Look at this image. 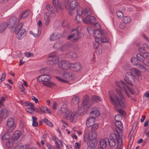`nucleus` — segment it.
<instances>
[{
  "label": "nucleus",
  "mask_w": 149,
  "mask_h": 149,
  "mask_svg": "<svg viewBox=\"0 0 149 149\" xmlns=\"http://www.w3.org/2000/svg\"><path fill=\"white\" fill-rule=\"evenodd\" d=\"M141 74V72L137 69L135 68L132 69L130 72L126 73V79H125V80L128 84L133 86L132 82L135 81L136 79L138 81L142 79V77Z\"/></svg>",
  "instance_id": "obj_1"
},
{
  "label": "nucleus",
  "mask_w": 149,
  "mask_h": 149,
  "mask_svg": "<svg viewBox=\"0 0 149 149\" xmlns=\"http://www.w3.org/2000/svg\"><path fill=\"white\" fill-rule=\"evenodd\" d=\"M116 91L119 95V97L115 94H111V93H112V92H109L110 101L113 104L116 106H118L124 108L125 107L124 103L125 98L120 89H116Z\"/></svg>",
  "instance_id": "obj_2"
},
{
  "label": "nucleus",
  "mask_w": 149,
  "mask_h": 149,
  "mask_svg": "<svg viewBox=\"0 0 149 149\" xmlns=\"http://www.w3.org/2000/svg\"><path fill=\"white\" fill-rule=\"evenodd\" d=\"M61 110L63 114V118L68 120H69L71 123L75 122L78 116V113L76 111L72 112L69 111L65 107V106H62Z\"/></svg>",
  "instance_id": "obj_3"
},
{
  "label": "nucleus",
  "mask_w": 149,
  "mask_h": 149,
  "mask_svg": "<svg viewBox=\"0 0 149 149\" xmlns=\"http://www.w3.org/2000/svg\"><path fill=\"white\" fill-rule=\"evenodd\" d=\"M84 36V34L79 31L78 28H76L72 30L71 32V35L67 37V39L70 40L73 38L72 40L73 42H77L79 39L83 38Z\"/></svg>",
  "instance_id": "obj_4"
},
{
  "label": "nucleus",
  "mask_w": 149,
  "mask_h": 149,
  "mask_svg": "<svg viewBox=\"0 0 149 149\" xmlns=\"http://www.w3.org/2000/svg\"><path fill=\"white\" fill-rule=\"evenodd\" d=\"M93 104V102L90 100L89 96L85 95L83 98V102L81 105H78V107L84 113L86 112L88 109Z\"/></svg>",
  "instance_id": "obj_5"
},
{
  "label": "nucleus",
  "mask_w": 149,
  "mask_h": 149,
  "mask_svg": "<svg viewBox=\"0 0 149 149\" xmlns=\"http://www.w3.org/2000/svg\"><path fill=\"white\" fill-rule=\"evenodd\" d=\"M74 74L70 72L66 71L64 72L63 75V78L57 77L56 78L59 81L63 83H68L71 80H72L74 78Z\"/></svg>",
  "instance_id": "obj_6"
},
{
  "label": "nucleus",
  "mask_w": 149,
  "mask_h": 149,
  "mask_svg": "<svg viewBox=\"0 0 149 149\" xmlns=\"http://www.w3.org/2000/svg\"><path fill=\"white\" fill-rule=\"evenodd\" d=\"M17 17L15 16L12 17L8 20L7 26L9 28H12L11 31L13 32L15 31L18 25L16 23Z\"/></svg>",
  "instance_id": "obj_7"
},
{
  "label": "nucleus",
  "mask_w": 149,
  "mask_h": 149,
  "mask_svg": "<svg viewBox=\"0 0 149 149\" xmlns=\"http://www.w3.org/2000/svg\"><path fill=\"white\" fill-rule=\"evenodd\" d=\"M23 25V24L22 23H21L18 25L15 31V34L17 35V38L19 40L22 39L26 34L25 29H23L21 31V29H22Z\"/></svg>",
  "instance_id": "obj_8"
},
{
  "label": "nucleus",
  "mask_w": 149,
  "mask_h": 149,
  "mask_svg": "<svg viewBox=\"0 0 149 149\" xmlns=\"http://www.w3.org/2000/svg\"><path fill=\"white\" fill-rule=\"evenodd\" d=\"M84 141L87 143L88 147L94 148L97 145L96 140L90 139L89 134H86L84 136Z\"/></svg>",
  "instance_id": "obj_9"
},
{
  "label": "nucleus",
  "mask_w": 149,
  "mask_h": 149,
  "mask_svg": "<svg viewBox=\"0 0 149 149\" xmlns=\"http://www.w3.org/2000/svg\"><path fill=\"white\" fill-rule=\"evenodd\" d=\"M54 55H51L47 58L46 62L47 64L53 65L57 63L58 61V57L56 56V53L54 52Z\"/></svg>",
  "instance_id": "obj_10"
},
{
  "label": "nucleus",
  "mask_w": 149,
  "mask_h": 149,
  "mask_svg": "<svg viewBox=\"0 0 149 149\" xmlns=\"http://www.w3.org/2000/svg\"><path fill=\"white\" fill-rule=\"evenodd\" d=\"M70 63L65 60L61 61L58 63V68L62 70H67L70 68Z\"/></svg>",
  "instance_id": "obj_11"
},
{
  "label": "nucleus",
  "mask_w": 149,
  "mask_h": 149,
  "mask_svg": "<svg viewBox=\"0 0 149 149\" xmlns=\"http://www.w3.org/2000/svg\"><path fill=\"white\" fill-rule=\"evenodd\" d=\"M9 115L8 110L5 108L1 109L0 108V123L3 118L5 119L8 117Z\"/></svg>",
  "instance_id": "obj_12"
},
{
  "label": "nucleus",
  "mask_w": 149,
  "mask_h": 149,
  "mask_svg": "<svg viewBox=\"0 0 149 149\" xmlns=\"http://www.w3.org/2000/svg\"><path fill=\"white\" fill-rule=\"evenodd\" d=\"M114 133L111 134L109 136L110 140H116L117 141L118 139H120L123 137V134L121 133H119L118 132L115 131Z\"/></svg>",
  "instance_id": "obj_13"
},
{
  "label": "nucleus",
  "mask_w": 149,
  "mask_h": 149,
  "mask_svg": "<svg viewBox=\"0 0 149 149\" xmlns=\"http://www.w3.org/2000/svg\"><path fill=\"white\" fill-rule=\"evenodd\" d=\"M51 77L48 75L43 74L39 76L37 78V80L38 82L44 81L48 82L50 79Z\"/></svg>",
  "instance_id": "obj_14"
},
{
  "label": "nucleus",
  "mask_w": 149,
  "mask_h": 149,
  "mask_svg": "<svg viewBox=\"0 0 149 149\" xmlns=\"http://www.w3.org/2000/svg\"><path fill=\"white\" fill-rule=\"evenodd\" d=\"M72 70L75 71H78L80 70L81 67L79 63H70V68Z\"/></svg>",
  "instance_id": "obj_15"
},
{
  "label": "nucleus",
  "mask_w": 149,
  "mask_h": 149,
  "mask_svg": "<svg viewBox=\"0 0 149 149\" xmlns=\"http://www.w3.org/2000/svg\"><path fill=\"white\" fill-rule=\"evenodd\" d=\"M115 124L116 127L115 131L121 133L123 134V128L122 123L120 120L117 121H116Z\"/></svg>",
  "instance_id": "obj_16"
},
{
  "label": "nucleus",
  "mask_w": 149,
  "mask_h": 149,
  "mask_svg": "<svg viewBox=\"0 0 149 149\" xmlns=\"http://www.w3.org/2000/svg\"><path fill=\"white\" fill-rule=\"evenodd\" d=\"M93 34L95 39L100 38L102 36L104 35L103 30L102 29L93 30Z\"/></svg>",
  "instance_id": "obj_17"
},
{
  "label": "nucleus",
  "mask_w": 149,
  "mask_h": 149,
  "mask_svg": "<svg viewBox=\"0 0 149 149\" xmlns=\"http://www.w3.org/2000/svg\"><path fill=\"white\" fill-rule=\"evenodd\" d=\"M99 109L98 107L93 108L92 109V111L91 112L90 116H91V117H94L95 118L98 117L100 114Z\"/></svg>",
  "instance_id": "obj_18"
},
{
  "label": "nucleus",
  "mask_w": 149,
  "mask_h": 149,
  "mask_svg": "<svg viewBox=\"0 0 149 149\" xmlns=\"http://www.w3.org/2000/svg\"><path fill=\"white\" fill-rule=\"evenodd\" d=\"M96 21L95 18L93 16H87L84 21V22L86 24H92Z\"/></svg>",
  "instance_id": "obj_19"
},
{
  "label": "nucleus",
  "mask_w": 149,
  "mask_h": 149,
  "mask_svg": "<svg viewBox=\"0 0 149 149\" xmlns=\"http://www.w3.org/2000/svg\"><path fill=\"white\" fill-rule=\"evenodd\" d=\"M109 139L108 138H106L100 140V143L101 147L106 148V147L109 146Z\"/></svg>",
  "instance_id": "obj_20"
},
{
  "label": "nucleus",
  "mask_w": 149,
  "mask_h": 149,
  "mask_svg": "<svg viewBox=\"0 0 149 149\" xmlns=\"http://www.w3.org/2000/svg\"><path fill=\"white\" fill-rule=\"evenodd\" d=\"M91 116H90V117L87 119L86 124L87 126L88 127H90L92 125H94L95 123V118L91 117Z\"/></svg>",
  "instance_id": "obj_21"
},
{
  "label": "nucleus",
  "mask_w": 149,
  "mask_h": 149,
  "mask_svg": "<svg viewBox=\"0 0 149 149\" xmlns=\"http://www.w3.org/2000/svg\"><path fill=\"white\" fill-rule=\"evenodd\" d=\"M116 85L118 87H119L121 90H123V89L121 87V86H120V85L121 84L123 85V87L124 90H125V93L126 94L127 97H130V94L125 90V87H124V86H125V83L123 81H120L119 83H118V82H116Z\"/></svg>",
  "instance_id": "obj_22"
},
{
  "label": "nucleus",
  "mask_w": 149,
  "mask_h": 149,
  "mask_svg": "<svg viewBox=\"0 0 149 149\" xmlns=\"http://www.w3.org/2000/svg\"><path fill=\"white\" fill-rule=\"evenodd\" d=\"M21 135L20 131H17L15 132L12 135V139L14 141L17 140Z\"/></svg>",
  "instance_id": "obj_23"
},
{
  "label": "nucleus",
  "mask_w": 149,
  "mask_h": 149,
  "mask_svg": "<svg viewBox=\"0 0 149 149\" xmlns=\"http://www.w3.org/2000/svg\"><path fill=\"white\" fill-rule=\"evenodd\" d=\"M52 3L53 6L55 8L57 11L59 9L62 10L63 9V8L60 5H59L58 0H53Z\"/></svg>",
  "instance_id": "obj_24"
},
{
  "label": "nucleus",
  "mask_w": 149,
  "mask_h": 149,
  "mask_svg": "<svg viewBox=\"0 0 149 149\" xmlns=\"http://www.w3.org/2000/svg\"><path fill=\"white\" fill-rule=\"evenodd\" d=\"M78 5V3L76 0H72L70 3V8L71 10H74Z\"/></svg>",
  "instance_id": "obj_25"
},
{
  "label": "nucleus",
  "mask_w": 149,
  "mask_h": 149,
  "mask_svg": "<svg viewBox=\"0 0 149 149\" xmlns=\"http://www.w3.org/2000/svg\"><path fill=\"white\" fill-rule=\"evenodd\" d=\"M66 54L70 58L73 59H75L77 57V54L71 50L68 51L67 52Z\"/></svg>",
  "instance_id": "obj_26"
},
{
  "label": "nucleus",
  "mask_w": 149,
  "mask_h": 149,
  "mask_svg": "<svg viewBox=\"0 0 149 149\" xmlns=\"http://www.w3.org/2000/svg\"><path fill=\"white\" fill-rule=\"evenodd\" d=\"M44 19L45 21V24L46 25H48L50 20V15L49 13H45L44 14Z\"/></svg>",
  "instance_id": "obj_27"
},
{
  "label": "nucleus",
  "mask_w": 149,
  "mask_h": 149,
  "mask_svg": "<svg viewBox=\"0 0 149 149\" xmlns=\"http://www.w3.org/2000/svg\"><path fill=\"white\" fill-rule=\"evenodd\" d=\"M30 11L29 10H27L21 13L18 18L19 20H20L21 18H24L27 17L29 14Z\"/></svg>",
  "instance_id": "obj_28"
},
{
  "label": "nucleus",
  "mask_w": 149,
  "mask_h": 149,
  "mask_svg": "<svg viewBox=\"0 0 149 149\" xmlns=\"http://www.w3.org/2000/svg\"><path fill=\"white\" fill-rule=\"evenodd\" d=\"M60 35L57 33H55L52 34L50 37V40L51 41H54L58 39Z\"/></svg>",
  "instance_id": "obj_29"
},
{
  "label": "nucleus",
  "mask_w": 149,
  "mask_h": 149,
  "mask_svg": "<svg viewBox=\"0 0 149 149\" xmlns=\"http://www.w3.org/2000/svg\"><path fill=\"white\" fill-rule=\"evenodd\" d=\"M7 124L9 127H13L14 125V120L12 118H9L7 122Z\"/></svg>",
  "instance_id": "obj_30"
},
{
  "label": "nucleus",
  "mask_w": 149,
  "mask_h": 149,
  "mask_svg": "<svg viewBox=\"0 0 149 149\" xmlns=\"http://www.w3.org/2000/svg\"><path fill=\"white\" fill-rule=\"evenodd\" d=\"M117 141V149H122V148L123 146L122 145V138L120 139H118Z\"/></svg>",
  "instance_id": "obj_31"
},
{
  "label": "nucleus",
  "mask_w": 149,
  "mask_h": 149,
  "mask_svg": "<svg viewBox=\"0 0 149 149\" xmlns=\"http://www.w3.org/2000/svg\"><path fill=\"white\" fill-rule=\"evenodd\" d=\"M7 24L5 22L3 23L0 24V33L3 32L7 27Z\"/></svg>",
  "instance_id": "obj_32"
},
{
  "label": "nucleus",
  "mask_w": 149,
  "mask_h": 149,
  "mask_svg": "<svg viewBox=\"0 0 149 149\" xmlns=\"http://www.w3.org/2000/svg\"><path fill=\"white\" fill-rule=\"evenodd\" d=\"M92 99L96 102H99L102 100V98L99 96L93 95L92 96Z\"/></svg>",
  "instance_id": "obj_33"
},
{
  "label": "nucleus",
  "mask_w": 149,
  "mask_h": 149,
  "mask_svg": "<svg viewBox=\"0 0 149 149\" xmlns=\"http://www.w3.org/2000/svg\"><path fill=\"white\" fill-rule=\"evenodd\" d=\"M72 103L75 105L77 104L79 102V98L77 96H75L73 97L72 100Z\"/></svg>",
  "instance_id": "obj_34"
},
{
  "label": "nucleus",
  "mask_w": 149,
  "mask_h": 149,
  "mask_svg": "<svg viewBox=\"0 0 149 149\" xmlns=\"http://www.w3.org/2000/svg\"><path fill=\"white\" fill-rule=\"evenodd\" d=\"M91 135L89 134V136L90 139L95 140L97 137L96 133L95 131H91Z\"/></svg>",
  "instance_id": "obj_35"
},
{
  "label": "nucleus",
  "mask_w": 149,
  "mask_h": 149,
  "mask_svg": "<svg viewBox=\"0 0 149 149\" xmlns=\"http://www.w3.org/2000/svg\"><path fill=\"white\" fill-rule=\"evenodd\" d=\"M123 21L124 23H128L131 21V18L129 16H125L123 18Z\"/></svg>",
  "instance_id": "obj_36"
},
{
  "label": "nucleus",
  "mask_w": 149,
  "mask_h": 149,
  "mask_svg": "<svg viewBox=\"0 0 149 149\" xmlns=\"http://www.w3.org/2000/svg\"><path fill=\"white\" fill-rule=\"evenodd\" d=\"M14 149H28L26 146H24L22 143H19L17 145Z\"/></svg>",
  "instance_id": "obj_37"
},
{
  "label": "nucleus",
  "mask_w": 149,
  "mask_h": 149,
  "mask_svg": "<svg viewBox=\"0 0 149 149\" xmlns=\"http://www.w3.org/2000/svg\"><path fill=\"white\" fill-rule=\"evenodd\" d=\"M42 84L45 86L50 88H52L56 85L55 84L51 82H48V83L43 82Z\"/></svg>",
  "instance_id": "obj_38"
},
{
  "label": "nucleus",
  "mask_w": 149,
  "mask_h": 149,
  "mask_svg": "<svg viewBox=\"0 0 149 149\" xmlns=\"http://www.w3.org/2000/svg\"><path fill=\"white\" fill-rule=\"evenodd\" d=\"M42 84L45 86L50 88H52L56 85L55 84L51 82H48V83L43 82Z\"/></svg>",
  "instance_id": "obj_39"
},
{
  "label": "nucleus",
  "mask_w": 149,
  "mask_h": 149,
  "mask_svg": "<svg viewBox=\"0 0 149 149\" xmlns=\"http://www.w3.org/2000/svg\"><path fill=\"white\" fill-rule=\"evenodd\" d=\"M126 86V87L127 89L130 91V92L131 94H134V95H136L138 94V91H137V92L134 91V90L133 89H132L129 86Z\"/></svg>",
  "instance_id": "obj_40"
},
{
  "label": "nucleus",
  "mask_w": 149,
  "mask_h": 149,
  "mask_svg": "<svg viewBox=\"0 0 149 149\" xmlns=\"http://www.w3.org/2000/svg\"><path fill=\"white\" fill-rule=\"evenodd\" d=\"M136 57L138 60L142 62H143L145 59L144 58L143 54L142 55L140 54H137L136 55Z\"/></svg>",
  "instance_id": "obj_41"
},
{
  "label": "nucleus",
  "mask_w": 149,
  "mask_h": 149,
  "mask_svg": "<svg viewBox=\"0 0 149 149\" xmlns=\"http://www.w3.org/2000/svg\"><path fill=\"white\" fill-rule=\"evenodd\" d=\"M116 143V140H109V146H110L111 147H113L115 146Z\"/></svg>",
  "instance_id": "obj_42"
},
{
  "label": "nucleus",
  "mask_w": 149,
  "mask_h": 149,
  "mask_svg": "<svg viewBox=\"0 0 149 149\" xmlns=\"http://www.w3.org/2000/svg\"><path fill=\"white\" fill-rule=\"evenodd\" d=\"M43 122L46 124L47 125H48L50 127H52L53 126V124L49 120L47 119L46 118H45L43 120Z\"/></svg>",
  "instance_id": "obj_43"
},
{
  "label": "nucleus",
  "mask_w": 149,
  "mask_h": 149,
  "mask_svg": "<svg viewBox=\"0 0 149 149\" xmlns=\"http://www.w3.org/2000/svg\"><path fill=\"white\" fill-rule=\"evenodd\" d=\"M32 126L33 127H37L38 125V123L37 122L36 120L37 118L35 116H33L32 117Z\"/></svg>",
  "instance_id": "obj_44"
},
{
  "label": "nucleus",
  "mask_w": 149,
  "mask_h": 149,
  "mask_svg": "<svg viewBox=\"0 0 149 149\" xmlns=\"http://www.w3.org/2000/svg\"><path fill=\"white\" fill-rule=\"evenodd\" d=\"M83 14L86 16H90V15L91 14L90 10L88 8H86L83 11Z\"/></svg>",
  "instance_id": "obj_45"
},
{
  "label": "nucleus",
  "mask_w": 149,
  "mask_h": 149,
  "mask_svg": "<svg viewBox=\"0 0 149 149\" xmlns=\"http://www.w3.org/2000/svg\"><path fill=\"white\" fill-rule=\"evenodd\" d=\"M34 107H31L26 108V111L31 114H33L34 112Z\"/></svg>",
  "instance_id": "obj_46"
},
{
  "label": "nucleus",
  "mask_w": 149,
  "mask_h": 149,
  "mask_svg": "<svg viewBox=\"0 0 149 149\" xmlns=\"http://www.w3.org/2000/svg\"><path fill=\"white\" fill-rule=\"evenodd\" d=\"M91 131H94L97 129L99 127V125L97 124H94V125L91 126Z\"/></svg>",
  "instance_id": "obj_47"
},
{
  "label": "nucleus",
  "mask_w": 149,
  "mask_h": 149,
  "mask_svg": "<svg viewBox=\"0 0 149 149\" xmlns=\"http://www.w3.org/2000/svg\"><path fill=\"white\" fill-rule=\"evenodd\" d=\"M46 8L47 9L48 11L51 12V13H53V8L51 5L49 4H47L46 6Z\"/></svg>",
  "instance_id": "obj_48"
},
{
  "label": "nucleus",
  "mask_w": 149,
  "mask_h": 149,
  "mask_svg": "<svg viewBox=\"0 0 149 149\" xmlns=\"http://www.w3.org/2000/svg\"><path fill=\"white\" fill-rule=\"evenodd\" d=\"M10 137V136L8 133H6L2 136V139L3 140L8 139Z\"/></svg>",
  "instance_id": "obj_49"
},
{
  "label": "nucleus",
  "mask_w": 149,
  "mask_h": 149,
  "mask_svg": "<svg viewBox=\"0 0 149 149\" xmlns=\"http://www.w3.org/2000/svg\"><path fill=\"white\" fill-rule=\"evenodd\" d=\"M116 13L117 17L119 18H121L123 16V13L121 11H118Z\"/></svg>",
  "instance_id": "obj_50"
},
{
  "label": "nucleus",
  "mask_w": 149,
  "mask_h": 149,
  "mask_svg": "<svg viewBox=\"0 0 149 149\" xmlns=\"http://www.w3.org/2000/svg\"><path fill=\"white\" fill-rule=\"evenodd\" d=\"M143 64L148 67L149 66V60L147 58H145L142 62Z\"/></svg>",
  "instance_id": "obj_51"
},
{
  "label": "nucleus",
  "mask_w": 149,
  "mask_h": 149,
  "mask_svg": "<svg viewBox=\"0 0 149 149\" xmlns=\"http://www.w3.org/2000/svg\"><path fill=\"white\" fill-rule=\"evenodd\" d=\"M68 46L67 45H63L60 48L62 52H64L68 49Z\"/></svg>",
  "instance_id": "obj_52"
},
{
  "label": "nucleus",
  "mask_w": 149,
  "mask_h": 149,
  "mask_svg": "<svg viewBox=\"0 0 149 149\" xmlns=\"http://www.w3.org/2000/svg\"><path fill=\"white\" fill-rule=\"evenodd\" d=\"M83 10L81 8H79L78 9L77 11L78 15L79 16H81L82 14H83Z\"/></svg>",
  "instance_id": "obj_53"
},
{
  "label": "nucleus",
  "mask_w": 149,
  "mask_h": 149,
  "mask_svg": "<svg viewBox=\"0 0 149 149\" xmlns=\"http://www.w3.org/2000/svg\"><path fill=\"white\" fill-rule=\"evenodd\" d=\"M94 29L93 30H98L100 29V26L99 24L96 23L94 25Z\"/></svg>",
  "instance_id": "obj_54"
},
{
  "label": "nucleus",
  "mask_w": 149,
  "mask_h": 149,
  "mask_svg": "<svg viewBox=\"0 0 149 149\" xmlns=\"http://www.w3.org/2000/svg\"><path fill=\"white\" fill-rule=\"evenodd\" d=\"M24 105L26 107L29 106V107H34V104H33L28 102L24 103Z\"/></svg>",
  "instance_id": "obj_55"
},
{
  "label": "nucleus",
  "mask_w": 149,
  "mask_h": 149,
  "mask_svg": "<svg viewBox=\"0 0 149 149\" xmlns=\"http://www.w3.org/2000/svg\"><path fill=\"white\" fill-rule=\"evenodd\" d=\"M93 44V45L94 48L95 49H97L99 46V42L96 40V39H95V41L94 42Z\"/></svg>",
  "instance_id": "obj_56"
},
{
  "label": "nucleus",
  "mask_w": 149,
  "mask_h": 149,
  "mask_svg": "<svg viewBox=\"0 0 149 149\" xmlns=\"http://www.w3.org/2000/svg\"><path fill=\"white\" fill-rule=\"evenodd\" d=\"M101 41L102 42H108V38L106 37H102L101 40Z\"/></svg>",
  "instance_id": "obj_57"
},
{
  "label": "nucleus",
  "mask_w": 149,
  "mask_h": 149,
  "mask_svg": "<svg viewBox=\"0 0 149 149\" xmlns=\"http://www.w3.org/2000/svg\"><path fill=\"white\" fill-rule=\"evenodd\" d=\"M122 118L121 116L119 114H117L115 116V119L116 121L120 120Z\"/></svg>",
  "instance_id": "obj_58"
},
{
  "label": "nucleus",
  "mask_w": 149,
  "mask_h": 149,
  "mask_svg": "<svg viewBox=\"0 0 149 149\" xmlns=\"http://www.w3.org/2000/svg\"><path fill=\"white\" fill-rule=\"evenodd\" d=\"M87 30L88 33L90 34L93 33V29L90 27H88L87 28Z\"/></svg>",
  "instance_id": "obj_59"
},
{
  "label": "nucleus",
  "mask_w": 149,
  "mask_h": 149,
  "mask_svg": "<svg viewBox=\"0 0 149 149\" xmlns=\"http://www.w3.org/2000/svg\"><path fill=\"white\" fill-rule=\"evenodd\" d=\"M63 6L66 8H67L69 4V2L68 0H65L64 1Z\"/></svg>",
  "instance_id": "obj_60"
},
{
  "label": "nucleus",
  "mask_w": 149,
  "mask_h": 149,
  "mask_svg": "<svg viewBox=\"0 0 149 149\" xmlns=\"http://www.w3.org/2000/svg\"><path fill=\"white\" fill-rule=\"evenodd\" d=\"M60 47V45L58 43H56L53 46V48L56 49H58Z\"/></svg>",
  "instance_id": "obj_61"
},
{
  "label": "nucleus",
  "mask_w": 149,
  "mask_h": 149,
  "mask_svg": "<svg viewBox=\"0 0 149 149\" xmlns=\"http://www.w3.org/2000/svg\"><path fill=\"white\" fill-rule=\"evenodd\" d=\"M24 55L25 56L27 57H31L33 55V54L31 53L28 52L25 53Z\"/></svg>",
  "instance_id": "obj_62"
},
{
  "label": "nucleus",
  "mask_w": 149,
  "mask_h": 149,
  "mask_svg": "<svg viewBox=\"0 0 149 149\" xmlns=\"http://www.w3.org/2000/svg\"><path fill=\"white\" fill-rule=\"evenodd\" d=\"M144 58H149V53L144 52L143 54Z\"/></svg>",
  "instance_id": "obj_63"
},
{
  "label": "nucleus",
  "mask_w": 149,
  "mask_h": 149,
  "mask_svg": "<svg viewBox=\"0 0 149 149\" xmlns=\"http://www.w3.org/2000/svg\"><path fill=\"white\" fill-rule=\"evenodd\" d=\"M95 52L98 55H100L102 53V49L101 48H100L95 51Z\"/></svg>",
  "instance_id": "obj_64"
}]
</instances>
